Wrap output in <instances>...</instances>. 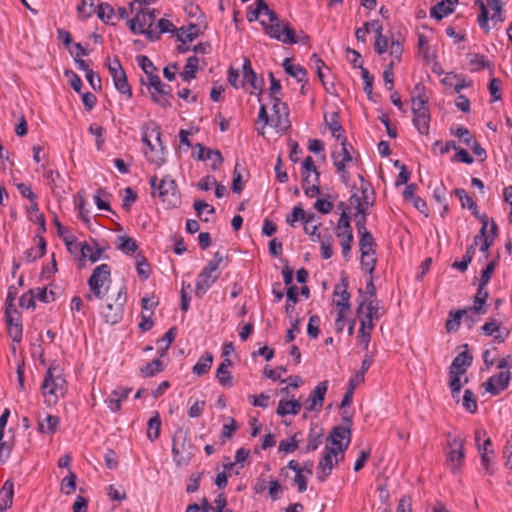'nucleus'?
Wrapping results in <instances>:
<instances>
[{"instance_id":"393cba45","label":"nucleus","mask_w":512,"mask_h":512,"mask_svg":"<svg viewBox=\"0 0 512 512\" xmlns=\"http://www.w3.org/2000/svg\"><path fill=\"white\" fill-rule=\"evenodd\" d=\"M152 132L155 133L156 140L159 143L160 148H159V150L155 149V155H149V153L147 151H145V155L149 162H151L157 166H161L165 162V158H164L165 146L163 145V143L161 141L162 134H161L159 126L154 124V128L152 129Z\"/></svg>"},{"instance_id":"39448f33","label":"nucleus","mask_w":512,"mask_h":512,"mask_svg":"<svg viewBox=\"0 0 512 512\" xmlns=\"http://www.w3.org/2000/svg\"><path fill=\"white\" fill-rule=\"evenodd\" d=\"M475 5L480 8V15L478 16V24L486 34L490 32L489 20L493 26L504 22L502 15L503 3L501 0H476Z\"/></svg>"},{"instance_id":"1a4fd4ad","label":"nucleus","mask_w":512,"mask_h":512,"mask_svg":"<svg viewBox=\"0 0 512 512\" xmlns=\"http://www.w3.org/2000/svg\"><path fill=\"white\" fill-rule=\"evenodd\" d=\"M126 301V287L122 286L117 293L114 303H106L101 307L100 313L104 321L112 325L118 323L122 319Z\"/></svg>"},{"instance_id":"473e14b6","label":"nucleus","mask_w":512,"mask_h":512,"mask_svg":"<svg viewBox=\"0 0 512 512\" xmlns=\"http://www.w3.org/2000/svg\"><path fill=\"white\" fill-rule=\"evenodd\" d=\"M200 34L197 24H190L188 27H181L177 33V40L181 43L191 42Z\"/></svg>"},{"instance_id":"c03bdc74","label":"nucleus","mask_w":512,"mask_h":512,"mask_svg":"<svg viewBox=\"0 0 512 512\" xmlns=\"http://www.w3.org/2000/svg\"><path fill=\"white\" fill-rule=\"evenodd\" d=\"M30 294L43 303H50L56 300V293L52 290L48 292L46 287L30 289Z\"/></svg>"},{"instance_id":"c9c22d12","label":"nucleus","mask_w":512,"mask_h":512,"mask_svg":"<svg viewBox=\"0 0 512 512\" xmlns=\"http://www.w3.org/2000/svg\"><path fill=\"white\" fill-rule=\"evenodd\" d=\"M198 65H199V59L196 56H190L186 60L184 71H183V73H181V77H182L183 81L189 82L196 77Z\"/></svg>"},{"instance_id":"052dcab7","label":"nucleus","mask_w":512,"mask_h":512,"mask_svg":"<svg viewBox=\"0 0 512 512\" xmlns=\"http://www.w3.org/2000/svg\"><path fill=\"white\" fill-rule=\"evenodd\" d=\"M388 49L392 56L391 60H394L395 64L399 63L403 52V46L400 40L392 38Z\"/></svg>"},{"instance_id":"2f4dec72","label":"nucleus","mask_w":512,"mask_h":512,"mask_svg":"<svg viewBox=\"0 0 512 512\" xmlns=\"http://www.w3.org/2000/svg\"><path fill=\"white\" fill-rule=\"evenodd\" d=\"M472 359L467 351L461 352L454 358L449 369L465 374L467 368L472 364Z\"/></svg>"},{"instance_id":"a878e982","label":"nucleus","mask_w":512,"mask_h":512,"mask_svg":"<svg viewBox=\"0 0 512 512\" xmlns=\"http://www.w3.org/2000/svg\"><path fill=\"white\" fill-rule=\"evenodd\" d=\"M413 124L421 134L427 135L430 128L429 109L413 112Z\"/></svg>"},{"instance_id":"f704fd0d","label":"nucleus","mask_w":512,"mask_h":512,"mask_svg":"<svg viewBox=\"0 0 512 512\" xmlns=\"http://www.w3.org/2000/svg\"><path fill=\"white\" fill-rule=\"evenodd\" d=\"M104 251L105 248L103 247H98L94 251L93 248L87 242H80V253L82 258L85 259L86 257H88L92 263L97 262L102 257Z\"/></svg>"},{"instance_id":"49530a36","label":"nucleus","mask_w":512,"mask_h":512,"mask_svg":"<svg viewBox=\"0 0 512 512\" xmlns=\"http://www.w3.org/2000/svg\"><path fill=\"white\" fill-rule=\"evenodd\" d=\"M469 313L468 309L458 310L456 312H450L449 319L446 321V328L448 331H456L459 326L463 315Z\"/></svg>"},{"instance_id":"f03ea898","label":"nucleus","mask_w":512,"mask_h":512,"mask_svg":"<svg viewBox=\"0 0 512 512\" xmlns=\"http://www.w3.org/2000/svg\"><path fill=\"white\" fill-rule=\"evenodd\" d=\"M135 17L132 19H128L127 25L129 30L133 34H143L146 38L154 42L159 39V34H155L152 30V26L154 24L156 18V10L150 9L148 7L135 9Z\"/></svg>"},{"instance_id":"338daca9","label":"nucleus","mask_w":512,"mask_h":512,"mask_svg":"<svg viewBox=\"0 0 512 512\" xmlns=\"http://www.w3.org/2000/svg\"><path fill=\"white\" fill-rule=\"evenodd\" d=\"M372 330H373L372 328H367L366 326H364V324L360 325V327H359V332H358L359 343L361 346H363L365 351H368Z\"/></svg>"},{"instance_id":"bb28decb","label":"nucleus","mask_w":512,"mask_h":512,"mask_svg":"<svg viewBox=\"0 0 512 512\" xmlns=\"http://www.w3.org/2000/svg\"><path fill=\"white\" fill-rule=\"evenodd\" d=\"M282 66L285 72L297 81H306L307 71L303 66L294 64L290 58L284 59Z\"/></svg>"},{"instance_id":"8fccbe9b","label":"nucleus","mask_w":512,"mask_h":512,"mask_svg":"<svg viewBox=\"0 0 512 512\" xmlns=\"http://www.w3.org/2000/svg\"><path fill=\"white\" fill-rule=\"evenodd\" d=\"M462 375H464V373L449 369V387L451 389L453 397L458 395L462 388V384H461V376Z\"/></svg>"},{"instance_id":"c85d7f7f","label":"nucleus","mask_w":512,"mask_h":512,"mask_svg":"<svg viewBox=\"0 0 512 512\" xmlns=\"http://www.w3.org/2000/svg\"><path fill=\"white\" fill-rule=\"evenodd\" d=\"M232 365L230 359L225 358L223 362L218 366L216 370V378L223 387L232 386L233 377L228 370V367Z\"/></svg>"},{"instance_id":"aec40b11","label":"nucleus","mask_w":512,"mask_h":512,"mask_svg":"<svg viewBox=\"0 0 512 512\" xmlns=\"http://www.w3.org/2000/svg\"><path fill=\"white\" fill-rule=\"evenodd\" d=\"M348 282L342 279L341 283L337 284L333 291V303L338 308V311L349 312L351 308L350 294L347 291Z\"/></svg>"},{"instance_id":"a19ab883","label":"nucleus","mask_w":512,"mask_h":512,"mask_svg":"<svg viewBox=\"0 0 512 512\" xmlns=\"http://www.w3.org/2000/svg\"><path fill=\"white\" fill-rule=\"evenodd\" d=\"M111 198V194L107 192L103 188L97 189L94 195V201L98 209L105 211H112L110 207L109 200Z\"/></svg>"},{"instance_id":"5701e85b","label":"nucleus","mask_w":512,"mask_h":512,"mask_svg":"<svg viewBox=\"0 0 512 512\" xmlns=\"http://www.w3.org/2000/svg\"><path fill=\"white\" fill-rule=\"evenodd\" d=\"M481 222H482V227L480 229V233L478 235H476L474 238V244L475 245L480 244V251L486 254L488 252L490 246L493 243V239H492V237L487 235V233H488V231H487L488 218L486 216H483L481 218Z\"/></svg>"},{"instance_id":"412c9836","label":"nucleus","mask_w":512,"mask_h":512,"mask_svg":"<svg viewBox=\"0 0 512 512\" xmlns=\"http://www.w3.org/2000/svg\"><path fill=\"white\" fill-rule=\"evenodd\" d=\"M241 88L249 94H253L254 89H256V73L250 59L247 57L244 58L242 65Z\"/></svg>"},{"instance_id":"58836bf2","label":"nucleus","mask_w":512,"mask_h":512,"mask_svg":"<svg viewBox=\"0 0 512 512\" xmlns=\"http://www.w3.org/2000/svg\"><path fill=\"white\" fill-rule=\"evenodd\" d=\"M361 378H362L361 375H354L350 379L347 391L345 392L343 399L341 401V407L349 406L352 403L354 390L356 389V387L358 385H360L361 383L364 382L363 380H361Z\"/></svg>"},{"instance_id":"3c124183","label":"nucleus","mask_w":512,"mask_h":512,"mask_svg":"<svg viewBox=\"0 0 512 512\" xmlns=\"http://www.w3.org/2000/svg\"><path fill=\"white\" fill-rule=\"evenodd\" d=\"M136 61L138 65L141 67L143 72L147 75L148 80L151 76H155V71L157 70L154 66L153 62L145 55H139L136 57Z\"/></svg>"},{"instance_id":"09e8293b","label":"nucleus","mask_w":512,"mask_h":512,"mask_svg":"<svg viewBox=\"0 0 512 512\" xmlns=\"http://www.w3.org/2000/svg\"><path fill=\"white\" fill-rule=\"evenodd\" d=\"M375 242L370 232H363L359 241L361 254L375 252Z\"/></svg>"},{"instance_id":"b1692460","label":"nucleus","mask_w":512,"mask_h":512,"mask_svg":"<svg viewBox=\"0 0 512 512\" xmlns=\"http://www.w3.org/2000/svg\"><path fill=\"white\" fill-rule=\"evenodd\" d=\"M457 2L458 0H442L431 9V17L437 20L443 19L454 11Z\"/></svg>"},{"instance_id":"a211bd4d","label":"nucleus","mask_w":512,"mask_h":512,"mask_svg":"<svg viewBox=\"0 0 512 512\" xmlns=\"http://www.w3.org/2000/svg\"><path fill=\"white\" fill-rule=\"evenodd\" d=\"M464 442L460 437H455L449 443V452L447 453V465L453 471L457 472L464 461Z\"/></svg>"},{"instance_id":"6e6552de","label":"nucleus","mask_w":512,"mask_h":512,"mask_svg":"<svg viewBox=\"0 0 512 512\" xmlns=\"http://www.w3.org/2000/svg\"><path fill=\"white\" fill-rule=\"evenodd\" d=\"M111 283V268L108 264L98 265L88 279L89 290L96 294L97 299H103Z\"/></svg>"},{"instance_id":"e2e57ef3","label":"nucleus","mask_w":512,"mask_h":512,"mask_svg":"<svg viewBox=\"0 0 512 512\" xmlns=\"http://www.w3.org/2000/svg\"><path fill=\"white\" fill-rule=\"evenodd\" d=\"M76 474L73 472H70L69 475H67L61 483V490L69 495L72 492L75 491L76 488Z\"/></svg>"},{"instance_id":"c756f323","label":"nucleus","mask_w":512,"mask_h":512,"mask_svg":"<svg viewBox=\"0 0 512 512\" xmlns=\"http://www.w3.org/2000/svg\"><path fill=\"white\" fill-rule=\"evenodd\" d=\"M301 410V404L298 400H280L277 407V414L297 415Z\"/></svg>"},{"instance_id":"dca6fc26","label":"nucleus","mask_w":512,"mask_h":512,"mask_svg":"<svg viewBox=\"0 0 512 512\" xmlns=\"http://www.w3.org/2000/svg\"><path fill=\"white\" fill-rule=\"evenodd\" d=\"M158 196L162 198L163 202L168 205L176 207L180 203V195L178 186L172 178H163L157 187Z\"/></svg>"},{"instance_id":"6e6d98bb","label":"nucleus","mask_w":512,"mask_h":512,"mask_svg":"<svg viewBox=\"0 0 512 512\" xmlns=\"http://www.w3.org/2000/svg\"><path fill=\"white\" fill-rule=\"evenodd\" d=\"M96 12H97L98 18L106 24L110 23V20L112 19L113 15H114V9L108 3L99 4Z\"/></svg>"},{"instance_id":"cd10ccee","label":"nucleus","mask_w":512,"mask_h":512,"mask_svg":"<svg viewBox=\"0 0 512 512\" xmlns=\"http://www.w3.org/2000/svg\"><path fill=\"white\" fill-rule=\"evenodd\" d=\"M13 483L7 480L0 490V512L6 511L13 503L14 488Z\"/></svg>"},{"instance_id":"bf43d9fd","label":"nucleus","mask_w":512,"mask_h":512,"mask_svg":"<svg viewBox=\"0 0 512 512\" xmlns=\"http://www.w3.org/2000/svg\"><path fill=\"white\" fill-rule=\"evenodd\" d=\"M389 45V39L383 34V32L376 34L374 44V50L376 53L379 55L386 53L388 51Z\"/></svg>"},{"instance_id":"f3484780","label":"nucleus","mask_w":512,"mask_h":512,"mask_svg":"<svg viewBox=\"0 0 512 512\" xmlns=\"http://www.w3.org/2000/svg\"><path fill=\"white\" fill-rule=\"evenodd\" d=\"M220 272L214 270L212 265H206L197 277L195 296L201 298L219 278Z\"/></svg>"},{"instance_id":"f8f14e48","label":"nucleus","mask_w":512,"mask_h":512,"mask_svg":"<svg viewBox=\"0 0 512 512\" xmlns=\"http://www.w3.org/2000/svg\"><path fill=\"white\" fill-rule=\"evenodd\" d=\"M107 67L118 92L126 95L128 98H132V90L128 83L126 72L119 59L115 57L108 63Z\"/></svg>"},{"instance_id":"9d476101","label":"nucleus","mask_w":512,"mask_h":512,"mask_svg":"<svg viewBox=\"0 0 512 512\" xmlns=\"http://www.w3.org/2000/svg\"><path fill=\"white\" fill-rule=\"evenodd\" d=\"M357 315L360 318V325L367 328H374L375 321L381 317L380 306L377 299H362L357 307Z\"/></svg>"},{"instance_id":"0e129e2a","label":"nucleus","mask_w":512,"mask_h":512,"mask_svg":"<svg viewBox=\"0 0 512 512\" xmlns=\"http://www.w3.org/2000/svg\"><path fill=\"white\" fill-rule=\"evenodd\" d=\"M304 217V210L301 205H296L293 207L292 212L287 215L286 222L291 226L295 227L296 223L302 221Z\"/></svg>"},{"instance_id":"4be33fe9","label":"nucleus","mask_w":512,"mask_h":512,"mask_svg":"<svg viewBox=\"0 0 512 512\" xmlns=\"http://www.w3.org/2000/svg\"><path fill=\"white\" fill-rule=\"evenodd\" d=\"M328 389V381H322L317 384L309 396V405L307 409L309 411L317 410L322 407L324 398Z\"/></svg>"},{"instance_id":"37998d69","label":"nucleus","mask_w":512,"mask_h":512,"mask_svg":"<svg viewBox=\"0 0 512 512\" xmlns=\"http://www.w3.org/2000/svg\"><path fill=\"white\" fill-rule=\"evenodd\" d=\"M118 249L126 254H133L137 251L138 245L135 239L127 235L118 236Z\"/></svg>"},{"instance_id":"4d7b16f0","label":"nucleus","mask_w":512,"mask_h":512,"mask_svg":"<svg viewBox=\"0 0 512 512\" xmlns=\"http://www.w3.org/2000/svg\"><path fill=\"white\" fill-rule=\"evenodd\" d=\"M451 133L458 137L466 146H470L474 139L470 131L462 125H459L454 129L452 128Z\"/></svg>"},{"instance_id":"a18cd8bd","label":"nucleus","mask_w":512,"mask_h":512,"mask_svg":"<svg viewBox=\"0 0 512 512\" xmlns=\"http://www.w3.org/2000/svg\"><path fill=\"white\" fill-rule=\"evenodd\" d=\"M46 424L44 422H39L38 424V430L41 433H50L53 434L57 431L58 425H59V417L54 415H47Z\"/></svg>"},{"instance_id":"20e7f679","label":"nucleus","mask_w":512,"mask_h":512,"mask_svg":"<svg viewBox=\"0 0 512 512\" xmlns=\"http://www.w3.org/2000/svg\"><path fill=\"white\" fill-rule=\"evenodd\" d=\"M331 158L341 180L347 184L350 181L348 168L357 162V158L353 156V147L346 138H343L340 145L333 149Z\"/></svg>"},{"instance_id":"5fc2aeb1","label":"nucleus","mask_w":512,"mask_h":512,"mask_svg":"<svg viewBox=\"0 0 512 512\" xmlns=\"http://www.w3.org/2000/svg\"><path fill=\"white\" fill-rule=\"evenodd\" d=\"M455 195L459 198L461 202V206L463 208L467 207L468 209L472 211L477 210V204L473 201V199L468 196L466 191L462 188H457L454 190Z\"/></svg>"},{"instance_id":"9b49d317","label":"nucleus","mask_w":512,"mask_h":512,"mask_svg":"<svg viewBox=\"0 0 512 512\" xmlns=\"http://www.w3.org/2000/svg\"><path fill=\"white\" fill-rule=\"evenodd\" d=\"M336 236L340 239V245L342 247V254L346 258L348 257L352 243H353V232L350 225V217L348 216L345 209H343L340 218L336 226Z\"/></svg>"},{"instance_id":"423d86ee","label":"nucleus","mask_w":512,"mask_h":512,"mask_svg":"<svg viewBox=\"0 0 512 512\" xmlns=\"http://www.w3.org/2000/svg\"><path fill=\"white\" fill-rule=\"evenodd\" d=\"M58 367L50 366L45 374L41 385L42 394L46 402L55 404L59 396H64L66 392V380L60 373L56 374Z\"/></svg>"},{"instance_id":"864d4df0","label":"nucleus","mask_w":512,"mask_h":512,"mask_svg":"<svg viewBox=\"0 0 512 512\" xmlns=\"http://www.w3.org/2000/svg\"><path fill=\"white\" fill-rule=\"evenodd\" d=\"M193 207H194V210H195L197 216L203 222H208L209 221L208 217L202 218L203 211L207 210V213L215 214V208L212 205H209L208 203H206L204 200H201V199L195 200L194 204H193Z\"/></svg>"},{"instance_id":"7ed1b4c3","label":"nucleus","mask_w":512,"mask_h":512,"mask_svg":"<svg viewBox=\"0 0 512 512\" xmlns=\"http://www.w3.org/2000/svg\"><path fill=\"white\" fill-rule=\"evenodd\" d=\"M288 110L280 98L270 99L269 103L260 106L258 121H263L271 127H283L287 122Z\"/></svg>"},{"instance_id":"603ef678","label":"nucleus","mask_w":512,"mask_h":512,"mask_svg":"<svg viewBox=\"0 0 512 512\" xmlns=\"http://www.w3.org/2000/svg\"><path fill=\"white\" fill-rule=\"evenodd\" d=\"M375 265V252L361 254V268L365 273L371 275L375 269Z\"/></svg>"},{"instance_id":"13d9d810","label":"nucleus","mask_w":512,"mask_h":512,"mask_svg":"<svg viewBox=\"0 0 512 512\" xmlns=\"http://www.w3.org/2000/svg\"><path fill=\"white\" fill-rule=\"evenodd\" d=\"M462 405L470 413H475L477 411L476 398L471 390L466 389L464 391Z\"/></svg>"},{"instance_id":"4c0bfd02","label":"nucleus","mask_w":512,"mask_h":512,"mask_svg":"<svg viewBox=\"0 0 512 512\" xmlns=\"http://www.w3.org/2000/svg\"><path fill=\"white\" fill-rule=\"evenodd\" d=\"M485 287L486 286H481V284H479L478 291L474 297V305L468 309L470 313L479 314L481 312H484L482 306L484 305L488 297V292Z\"/></svg>"},{"instance_id":"e433bc0d","label":"nucleus","mask_w":512,"mask_h":512,"mask_svg":"<svg viewBox=\"0 0 512 512\" xmlns=\"http://www.w3.org/2000/svg\"><path fill=\"white\" fill-rule=\"evenodd\" d=\"M164 370V364L160 359H154L140 368V374L144 378L153 377Z\"/></svg>"},{"instance_id":"0eeeda50","label":"nucleus","mask_w":512,"mask_h":512,"mask_svg":"<svg viewBox=\"0 0 512 512\" xmlns=\"http://www.w3.org/2000/svg\"><path fill=\"white\" fill-rule=\"evenodd\" d=\"M192 448L188 430L178 429L172 438L173 461L177 467L190 463L193 458Z\"/></svg>"},{"instance_id":"680f3d73","label":"nucleus","mask_w":512,"mask_h":512,"mask_svg":"<svg viewBox=\"0 0 512 512\" xmlns=\"http://www.w3.org/2000/svg\"><path fill=\"white\" fill-rule=\"evenodd\" d=\"M322 442V434L320 432L310 431L307 438V445L305 447V452L315 451Z\"/></svg>"},{"instance_id":"7c9ffc66","label":"nucleus","mask_w":512,"mask_h":512,"mask_svg":"<svg viewBox=\"0 0 512 512\" xmlns=\"http://www.w3.org/2000/svg\"><path fill=\"white\" fill-rule=\"evenodd\" d=\"M492 442L490 438L484 439V443H482L478 448V452L481 456L482 466L488 471L489 465L493 460L494 451L491 448Z\"/></svg>"},{"instance_id":"6ab92c4d","label":"nucleus","mask_w":512,"mask_h":512,"mask_svg":"<svg viewBox=\"0 0 512 512\" xmlns=\"http://www.w3.org/2000/svg\"><path fill=\"white\" fill-rule=\"evenodd\" d=\"M511 380V372L508 370L500 371L498 374L491 376L485 383L486 392L493 396L499 395L506 390Z\"/></svg>"},{"instance_id":"2eb2a0df","label":"nucleus","mask_w":512,"mask_h":512,"mask_svg":"<svg viewBox=\"0 0 512 512\" xmlns=\"http://www.w3.org/2000/svg\"><path fill=\"white\" fill-rule=\"evenodd\" d=\"M339 460H341L340 454L335 450V447L326 445L322 458L318 463V479L320 481H325L331 474L334 464H337Z\"/></svg>"},{"instance_id":"774afa93","label":"nucleus","mask_w":512,"mask_h":512,"mask_svg":"<svg viewBox=\"0 0 512 512\" xmlns=\"http://www.w3.org/2000/svg\"><path fill=\"white\" fill-rule=\"evenodd\" d=\"M205 155H206V160H208V159L212 160L211 168L213 170H216L218 168V166L221 165L223 162V157L219 150L207 148Z\"/></svg>"},{"instance_id":"f257e3e1","label":"nucleus","mask_w":512,"mask_h":512,"mask_svg":"<svg viewBox=\"0 0 512 512\" xmlns=\"http://www.w3.org/2000/svg\"><path fill=\"white\" fill-rule=\"evenodd\" d=\"M258 20L269 37L285 44L298 43L295 31L288 24H282L264 0H258Z\"/></svg>"},{"instance_id":"69168bd1","label":"nucleus","mask_w":512,"mask_h":512,"mask_svg":"<svg viewBox=\"0 0 512 512\" xmlns=\"http://www.w3.org/2000/svg\"><path fill=\"white\" fill-rule=\"evenodd\" d=\"M327 124H328V127H329L333 137H335L337 139H341V140L344 138V137H342L343 129H342L341 124L337 120L336 114L331 115L330 120H327Z\"/></svg>"},{"instance_id":"ea45409f","label":"nucleus","mask_w":512,"mask_h":512,"mask_svg":"<svg viewBox=\"0 0 512 512\" xmlns=\"http://www.w3.org/2000/svg\"><path fill=\"white\" fill-rule=\"evenodd\" d=\"M161 418L158 412H155L148 421L147 437L153 442L159 438L161 429Z\"/></svg>"},{"instance_id":"ddd939ff","label":"nucleus","mask_w":512,"mask_h":512,"mask_svg":"<svg viewBox=\"0 0 512 512\" xmlns=\"http://www.w3.org/2000/svg\"><path fill=\"white\" fill-rule=\"evenodd\" d=\"M347 426L334 427L329 435L328 441L330 447H335L340 458L343 459L345 450L349 447L351 442V429L350 421L347 419Z\"/></svg>"},{"instance_id":"79ce46f5","label":"nucleus","mask_w":512,"mask_h":512,"mask_svg":"<svg viewBox=\"0 0 512 512\" xmlns=\"http://www.w3.org/2000/svg\"><path fill=\"white\" fill-rule=\"evenodd\" d=\"M17 189L22 197L29 199L31 202V205L27 207V213L30 214V210L37 211L36 195L32 191L31 186L19 183L17 184Z\"/></svg>"},{"instance_id":"de8ad7c7","label":"nucleus","mask_w":512,"mask_h":512,"mask_svg":"<svg viewBox=\"0 0 512 512\" xmlns=\"http://www.w3.org/2000/svg\"><path fill=\"white\" fill-rule=\"evenodd\" d=\"M433 198L439 205L442 206L443 212L441 213V215L443 216L445 213L448 212V204L446 201V188L443 183H440L438 186L434 188Z\"/></svg>"},{"instance_id":"4468645a","label":"nucleus","mask_w":512,"mask_h":512,"mask_svg":"<svg viewBox=\"0 0 512 512\" xmlns=\"http://www.w3.org/2000/svg\"><path fill=\"white\" fill-rule=\"evenodd\" d=\"M149 86L152 87L155 91V93L151 94V97L156 104L164 108L171 106V103L168 100V98L172 97L171 86L163 83L157 74L150 77Z\"/></svg>"},{"instance_id":"72a5a7b5","label":"nucleus","mask_w":512,"mask_h":512,"mask_svg":"<svg viewBox=\"0 0 512 512\" xmlns=\"http://www.w3.org/2000/svg\"><path fill=\"white\" fill-rule=\"evenodd\" d=\"M213 362V355L210 352L203 354L198 362L193 366L192 371L198 376H202L209 371Z\"/></svg>"}]
</instances>
